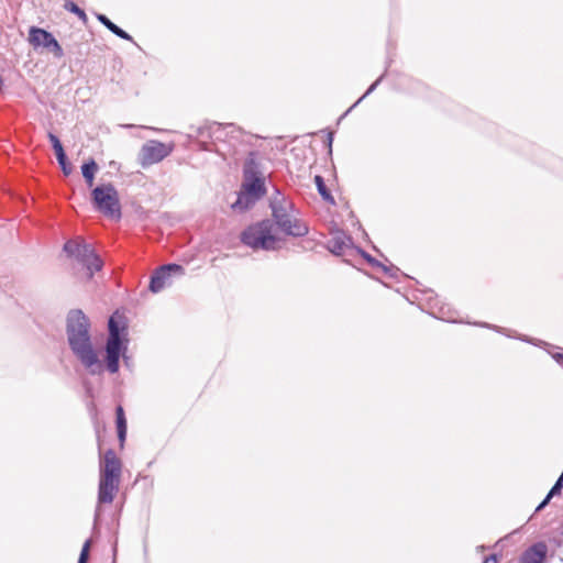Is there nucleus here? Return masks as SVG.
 Here are the masks:
<instances>
[{"label":"nucleus","mask_w":563,"mask_h":563,"mask_svg":"<svg viewBox=\"0 0 563 563\" xmlns=\"http://www.w3.org/2000/svg\"><path fill=\"white\" fill-rule=\"evenodd\" d=\"M272 231V221L263 220L243 230L240 240L244 245L253 250L274 251L278 249L279 240Z\"/></svg>","instance_id":"5"},{"label":"nucleus","mask_w":563,"mask_h":563,"mask_svg":"<svg viewBox=\"0 0 563 563\" xmlns=\"http://www.w3.org/2000/svg\"><path fill=\"white\" fill-rule=\"evenodd\" d=\"M561 490L562 488L559 485L554 484L553 487L550 489L549 494L547 495L548 499H551L556 494H560Z\"/></svg>","instance_id":"25"},{"label":"nucleus","mask_w":563,"mask_h":563,"mask_svg":"<svg viewBox=\"0 0 563 563\" xmlns=\"http://www.w3.org/2000/svg\"><path fill=\"white\" fill-rule=\"evenodd\" d=\"M483 563H498L496 554H490L489 556H486Z\"/></svg>","instance_id":"26"},{"label":"nucleus","mask_w":563,"mask_h":563,"mask_svg":"<svg viewBox=\"0 0 563 563\" xmlns=\"http://www.w3.org/2000/svg\"><path fill=\"white\" fill-rule=\"evenodd\" d=\"M47 137L53 146L56 157H64L65 151L59 139L52 132H48Z\"/></svg>","instance_id":"19"},{"label":"nucleus","mask_w":563,"mask_h":563,"mask_svg":"<svg viewBox=\"0 0 563 563\" xmlns=\"http://www.w3.org/2000/svg\"><path fill=\"white\" fill-rule=\"evenodd\" d=\"M266 194L264 177L255 159L250 153L243 166V183L238 199L232 203L233 210L245 211L253 207Z\"/></svg>","instance_id":"2"},{"label":"nucleus","mask_w":563,"mask_h":563,"mask_svg":"<svg viewBox=\"0 0 563 563\" xmlns=\"http://www.w3.org/2000/svg\"><path fill=\"white\" fill-rule=\"evenodd\" d=\"M90 544H91L90 540H87L84 543L81 552H80V555H79V559H78V563H87L88 558H89Z\"/></svg>","instance_id":"22"},{"label":"nucleus","mask_w":563,"mask_h":563,"mask_svg":"<svg viewBox=\"0 0 563 563\" xmlns=\"http://www.w3.org/2000/svg\"><path fill=\"white\" fill-rule=\"evenodd\" d=\"M272 216L278 229L286 235L301 238L308 234L306 222L295 214L294 203L284 197H275L271 201Z\"/></svg>","instance_id":"4"},{"label":"nucleus","mask_w":563,"mask_h":563,"mask_svg":"<svg viewBox=\"0 0 563 563\" xmlns=\"http://www.w3.org/2000/svg\"><path fill=\"white\" fill-rule=\"evenodd\" d=\"M97 20L104 25L110 32L119 36L120 38L126 40V41H133L132 36L128 34L124 30L119 27L117 24H114L108 16L104 14L98 13Z\"/></svg>","instance_id":"14"},{"label":"nucleus","mask_w":563,"mask_h":563,"mask_svg":"<svg viewBox=\"0 0 563 563\" xmlns=\"http://www.w3.org/2000/svg\"><path fill=\"white\" fill-rule=\"evenodd\" d=\"M122 463L112 449L104 452L100 461L98 487L99 504H111L119 490Z\"/></svg>","instance_id":"3"},{"label":"nucleus","mask_w":563,"mask_h":563,"mask_svg":"<svg viewBox=\"0 0 563 563\" xmlns=\"http://www.w3.org/2000/svg\"><path fill=\"white\" fill-rule=\"evenodd\" d=\"M357 103H358V102L356 101L353 106H351V107L349 108V111H352V110L354 109V107H355Z\"/></svg>","instance_id":"31"},{"label":"nucleus","mask_w":563,"mask_h":563,"mask_svg":"<svg viewBox=\"0 0 563 563\" xmlns=\"http://www.w3.org/2000/svg\"><path fill=\"white\" fill-rule=\"evenodd\" d=\"M332 140H333V134L330 133L329 134V137H328V141H329V146L331 147V144H332Z\"/></svg>","instance_id":"29"},{"label":"nucleus","mask_w":563,"mask_h":563,"mask_svg":"<svg viewBox=\"0 0 563 563\" xmlns=\"http://www.w3.org/2000/svg\"><path fill=\"white\" fill-rule=\"evenodd\" d=\"M65 9L69 12L75 13L81 21L87 22L88 18L87 14L82 9H80L76 3L73 1H67L65 3Z\"/></svg>","instance_id":"20"},{"label":"nucleus","mask_w":563,"mask_h":563,"mask_svg":"<svg viewBox=\"0 0 563 563\" xmlns=\"http://www.w3.org/2000/svg\"><path fill=\"white\" fill-rule=\"evenodd\" d=\"M356 251L365 258V261L372 266V267H378V268H382L383 272L390 276V277H395L396 276V272H398L399 269L395 266H386L384 264H382L379 261H377L376 258H374L372 255H369L368 253H366L365 251H363L362 249H356Z\"/></svg>","instance_id":"15"},{"label":"nucleus","mask_w":563,"mask_h":563,"mask_svg":"<svg viewBox=\"0 0 563 563\" xmlns=\"http://www.w3.org/2000/svg\"><path fill=\"white\" fill-rule=\"evenodd\" d=\"M314 183L318 189L319 195L322 197V199L327 202L334 203V198L331 195L330 190L327 188L324 179L320 175L314 176Z\"/></svg>","instance_id":"18"},{"label":"nucleus","mask_w":563,"mask_h":563,"mask_svg":"<svg viewBox=\"0 0 563 563\" xmlns=\"http://www.w3.org/2000/svg\"><path fill=\"white\" fill-rule=\"evenodd\" d=\"M174 150V144L150 140L141 147L139 163L142 167H148L166 158Z\"/></svg>","instance_id":"8"},{"label":"nucleus","mask_w":563,"mask_h":563,"mask_svg":"<svg viewBox=\"0 0 563 563\" xmlns=\"http://www.w3.org/2000/svg\"><path fill=\"white\" fill-rule=\"evenodd\" d=\"M357 103H358V102L356 101L353 106H351V107L349 108V111H352V110L354 109V107H355Z\"/></svg>","instance_id":"30"},{"label":"nucleus","mask_w":563,"mask_h":563,"mask_svg":"<svg viewBox=\"0 0 563 563\" xmlns=\"http://www.w3.org/2000/svg\"><path fill=\"white\" fill-rule=\"evenodd\" d=\"M109 338L106 344L107 368L114 374L119 371V360L121 352L120 328L113 317L109 319Z\"/></svg>","instance_id":"9"},{"label":"nucleus","mask_w":563,"mask_h":563,"mask_svg":"<svg viewBox=\"0 0 563 563\" xmlns=\"http://www.w3.org/2000/svg\"><path fill=\"white\" fill-rule=\"evenodd\" d=\"M174 275H184V267L178 264H166L158 267L151 277L150 290L154 294L162 291L172 284V276Z\"/></svg>","instance_id":"11"},{"label":"nucleus","mask_w":563,"mask_h":563,"mask_svg":"<svg viewBox=\"0 0 563 563\" xmlns=\"http://www.w3.org/2000/svg\"><path fill=\"white\" fill-rule=\"evenodd\" d=\"M550 501V499H548V496L542 500V503L537 507V511L541 510L542 508H544V506Z\"/></svg>","instance_id":"27"},{"label":"nucleus","mask_w":563,"mask_h":563,"mask_svg":"<svg viewBox=\"0 0 563 563\" xmlns=\"http://www.w3.org/2000/svg\"><path fill=\"white\" fill-rule=\"evenodd\" d=\"M548 553L545 543L538 542L529 547L519 558L518 563H543Z\"/></svg>","instance_id":"12"},{"label":"nucleus","mask_w":563,"mask_h":563,"mask_svg":"<svg viewBox=\"0 0 563 563\" xmlns=\"http://www.w3.org/2000/svg\"><path fill=\"white\" fill-rule=\"evenodd\" d=\"M66 334L69 347L80 363L91 374H100L103 371V365L92 346L90 321L80 309H74L68 312Z\"/></svg>","instance_id":"1"},{"label":"nucleus","mask_w":563,"mask_h":563,"mask_svg":"<svg viewBox=\"0 0 563 563\" xmlns=\"http://www.w3.org/2000/svg\"><path fill=\"white\" fill-rule=\"evenodd\" d=\"M554 358L556 360V362H558L559 364H563V353H556V354L554 355Z\"/></svg>","instance_id":"28"},{"label":"nucleus","mask_w":563,"mask_h":563,"mask_svg":"<svg viewBox=\"0 0 563 563\" xmlns=\"http://www.w3.org/2000/svg\"><path fill=\"white\" fill-rule=\"evenodd\" d=\"M57 158V162L63 170V173L68 176L69 174H71L73 172V168H71V165L69 164V162L67 161V156L66 154L64 153V157H56Z\"/></svg>","instance_id":"21"},{"label":"nucleus","mask_w":563,"mask_h":563,"mask_svg":"<svg viewBox=\"0 0 563 563\" xmlns=\"http://www.w3.org/2000/svg\"><path fill=\"white\" fill-rule=\"evenodd\" d=\"M115 415H117L118 438H119L121 446H123L125 437H126V420L124 417L123 408L121 406L117 407Z\"/></svg>","instance_id":"17"},{"label":"nucleus","mask_w":563,"mask_h":563,"mask_svg":"<svg viewBox=\"0 0 563 563\" xmlns=\"http://www.w3.org/2000/svg\"><path fill=\"white\" fill-rule=\"evenodd\" d=\"M63 250L67 256L75 258L87 269L88 278H91L96 272L101 271L103 266V262L95 252L93 246L84 240H68Z\"/></svg>","instance_id":"6"},{"label":"nucleus","mask_w":563,"mask_h":563,"mask_svg":"<svg viewBox=\"0 0 563 563\" xmlns=\"http://www.w3.org/2000/svg\"><path fill=\"white\" fill-rule=\"evenodd\" d=\"M227 128L232 129V128H233V124H228V125L223 126V125H222V124H220V123H216V124L213 125V128H212V129H213V134L216 135V139H217V140H219V139H220V135H218V134H221V133L223 132V130H224V129H227Z\"/></svg>","instance_id":"23"},{"label":"nucleus","mask_w":563,"mask_h":563,"mask_svg":"<svg viewBox=\"0 0 563 563\" xmlns=\"http://www.w3.org/2000/svg\"><path fill=\"white\" fill-rule=\"evenodd\" d=\"M379 81H380V78H378L375 82H373V84L369 86V88L366 90V92H365V93H364V95H363V96L357 100V102H361V101H362L366 96H368L369 93H372V92L376 89V87H377V85L379 84Z\"/></svg>","instance_id":"24"},{"label":"nucleus","mask_w":563,"mask_h":563,"mask_svg":"<svg viewBox=\"0 0 563 563\" xmlns=\"http://www.w3.org/2000/svg\"><path fill=\"white\" fill-rule=\"evenodd\" d=\"M357 103H358V102L356 101L353 106H351V107L349 108V111H352V110L354 109V107H355Z\"/></svg>","instance_id":"32"},{"label":"nucleus","mask_w":563,"mask_h":563,"mask_svg":"<svg viewBox=\"0 0 563 563\" xmlns=\"http://www.w3.org/2000/svg\"><path fill=\"white\" fill-rule=\"evenodd\" d=\"M351 239L344 233L338 232L327 244V249L334 255H343L345 250L350 247Z\"/></svg>","instance_id":"13"},{"label":"nucleus","mask_w":563,"mask_h":563,"mask_svg":"<svg viewBox=\"0 0 563 563\" xmlns=\"http://www.w3.org/2000/svg\"><path fill=\"white\" fill-rule=\"evenodd\" d=\"M99 167L95 159L90 158L81 166V174L88 187L93 185L95 175Z\"/></svg>","instance_id":"16"},{"label":"nucleus","mask_w":563,"mask_h":563,"mask_svg":"<svg viewBox=\"0 0 563 563\" xmlns=\"http://www.w3.org/2000/svg\"><path fill=\"white\" fill-rule=\"evenodd\" d=\"M29 41L35 48L40 46L47 48L56 58L64 56V51L57 40L44 29L32 26L29 31Z\"/></svg>","instance_id":"10"},{"label":"nucleus","mask_w":563,"mask_h":563,"mask_svg":"<svg viewBox=\"0 0 563 563\" xmlns=\"http://www.w3.org/2000/svg\"><path fill=\"white\" fill-rule=\"evenodd\" d=\"M91 201L93 208L103 216L115 220L121 219L120 198L118 190L112 184H103L93 188Z\"/></svg>","instance_id":"7"}]
</instances>
